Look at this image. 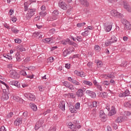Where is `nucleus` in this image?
Returning a JSON list of instances; mask_svg holds the SVG:
<instances>
[{
  "label": "nucleus",
  "mask_w": 131,
  "mask_h": 131,
  "mask_svg": "<svg viewBox=\"0 0 131 131\" xmlns=\"http://www.w3.org/2000/svg\"><path fill=\"white\" fill-rule=\"evenodd\" d=\"M24 9L25 12L28 11L26 17V19L29 20V19H30V18H31V17L34 15V12H35L36 10L35 9H28V3L27 2H25L24 3Z\"/></svg>",
  "instance_id": "nucleus-1"
},
{
  "label": "nucleus",
  "mask_w": 131,
  "mask_h": 131,
  "mask_svg": "<svg viewBox=\"0 0 131 131\" xmlns=\"http://www.w3.org/2000/svg\"><path fill=\"white\" fill-rule=\"evenodd\" d=\"M121 22L124 26V29L125 30H130L131 25L126 19L123 18L121 19Z\"/></svg>",
  "instance_id": "nucleus-2"
},
{
  "label": "nucleus",
  "mask_w": 131,
  "mask_h": 131,
  "mask_svg": "<svg viewBox=\"0 0 131 131\" xmlns=\"http://www.w3.org/2000/svg\"><path fill=\"white\" fill-rule=\"evenodd\" d=\"M111 14L113 17H117V18H122L123 14L120 13L115 10H113L111 11Z\"/></svg>",
  "instance_id": "nucleus-3"
},
{
  "label": "nucleus",
  "mask_w": 131,
  "mask_h": 131,
  "mask_svg": "<svg viewBox=\"0 0 131 131\" xmlns=\"http://www.w3.org/2000/svg\"><path fill=\"white\" fill-rule=\"evenodd\" d=\"M112 26H113V24L112 23H107L104 24V30L106 32H110L111 29H112Z\"/></svg>",
  "instance_id": "nucleus-4"
},
{
  "label": "nucleus",
  "mask_w": 131,
  "mask_h": 131,
  "mask_svg": "<svg viewBox=\"0 0 131 131\" xmlns=\"http://www.w3.org/2000/svg\"><path fill=\"white\" fill-rule=\"evenodd\" d=\"M117 41V39L115 36L112 37L110 40H108L105 42V47H109L112 43Z\"/></svg>",
  "instance_id": "nucleus-5"
},
{
  "label": "nucleus",
  "mask_w": 131,
  "mask_h": 131,
  "mask_svg": "<svg viewBox=\"0 0 131 131\" xmlns=\"http://www.w3.org/2000/svg\"><path fill=\"white\" fill-rule=\"evenodd\" d=\"M10 76L12 78H14L17 79L20 77V75L17 73V72L15 70H11L10 71Z\"/></svg>",
  "instance_id": "nucleus-6"
},
{
  "label": "nucleus",
  "mask_w": 131,
  "mask_h": 131,
  "mask_svg": "<svg viewBox=\"0 0 131 131\" xmlns=\"http://www.w3.org/2000/svg\"><path fill=\"white\" fill-rule=\"evenodd\" d=\"M69 50H72V51H68V49H65L63 52V57H67V55H69L72 52H74V48L73 47H70Z\"/></svg>",
  "instance_id": "nucleus-7"
},
{
  "label": "nucleus",
  "mask_w": 131,
  "mask_h": 131,
  "mask_svg": "<svg viewBox=\"0 0 131 131\" xmlns=\"http://www.w3.org/2000/svg\"><path fill=\"white\" fill-rule=\"evenodd\" d=\"M58 6L62 10H67V4H66L65 2H63L61 0L59 1L58 3Z\"/></svg>",
  "instance_id": "nucleus-8"
},
{
  "label": "nucleus",
  "mask_w": 131,
  "mask_h": 131,
  "mask_svg": "<svg viewBox=\"0 0 131 131\" xmlns=\"http://www.w3.org/2000/svg\"><path fill=\"white\" fill-rule=\"evenodd\" d=\"M125 120H127V117H125V116L119 117L115 120V122H117V123H119V122H122V121H124Z\"/></svg>",
  "instance_id": "nucleus-9"
},
{
  "label": "nucleus",
  "mask_w": 131,
  "mask_h": 131,
  "mask_svg": "<svg viewBox=\"0 0 131 131\" xmlns=\"http://www.w3.org/2000/svg\"><path fill=\"white\" fill-rule=\"evenodd\" d=\"M86 94L88 95V96H90V97H91L92 99H95V98H96V97L97 96L95 92L90 90H86Z\"/></svg>",
  "instance_id": "nucleus-10"
},
{
  "label": "nucleus",
  "mask_w": 131,
  "mask_h": 131,
  "mask_svg": "<svg viewBox=\"0 0 131 131\" xmlns=\"http://www.w3.org/2000/svg\"><path fill=\"white\" fill-rule=\"evenodd\" d=\"M9 84H11V85H14V86H16L17 89H19L20 88V83H19V82L18 81H11L9 82Z\"/></svg>",
  "instance_id": "nucleus-11"
},
{
  "label": "nucleus",
  "mask_w": 131,
  "mask_h": 131,
  "mask_svg": "<svg viewBox=\"0 0 131 131\" xmlns=\"http://www.w3.org/2000/svg\"><path fill=\"white\" fill-rule=\"evenodd\" d=\"M79 2L80 3L81 5L84 6V7H86L88 8L90 6V3L88 0H79Z\"/></svg>",
  "instance_id": "nucleus-12"
},
{
  "label": "nucleus",
  "mask_w": 131,
  "mask_h": 131,
  "mask_svg": "<svg viewBox=\"0 0 131 131\" xmlns=\"http://www.w3.org/2000/svg\"><path fill=\"white\" fill-rule=\"evenodd\" d=\"M129 91L128 90H126L123 93H120L119 95V97L120 98L123 97H127V96H129Z\"/></svg>",
  "instance_id": "nucleus-13"
},
{
  "label": "nucleus",
  "mask_w": 131,
  "mask_h": 131,
  "mask_svg": "<svg viewBox=\"0 0 131 131\" xmlns=\"http://www.w3.org/2000/svg\"><path fill=\"white\" fill-rule=\"evenodd\" d=\"M76 95L78 98H81V97L84 96V94H83V91L81 89H79L76 93Z\"/></svg>",
  "instance_id": "nucleus-14"
},
{
  "label": "nucleus",
  "mask_w": 131,
  "mask_h": 131,
  "mask_svg": "<svg viewBox=\"0 0 131 131\" xmlns=\"http://www.w3.org/2000/svg\"><path fill=\"white\" fill-rule=\"evenodd\" d=\"M75 74L76 75H77L78 76H80V77H85V73H84L83 72H78L77 71H74Z\"/></svg>",
  "instance_id": "nucleus-15"
},
{
  "label": "nucleus",
  "mask_w": 131,
  "mask_h": 131,
  "mask_svg": "<svg viewBox=\"0 0 131 131\" xmlns=\"http://www.w3.org/2000/svg\"><path fill=\"white\" fill-rule=\"evenodd\" d=\"M22 124V118H18L16 119V120L14 121V125L16 126H19L20 124Z\"/></svg>",
  "instance_id": "nucleus-16"
},
{
  "label": "nucleus",
  "mask_w": 131,
  "mask_h": 131,
  "mask_svg": "<svg viewBox=\"0 0 131 131\" xmlns=\"http://www.w3.org/2000/svg\"><path fill=\"white\" fill-rule=\"evenodd\" d=\"M124 8L127 11V12H129V13L131 12L130 6L126 2L124 3Z\"/></svg>",
  "instance_id": "nucleus-17"
},
{
  "label": "nucleus",
  "mask_w": 131,
  "mask_h": 131,
  "mask_svg": "<svg viewBox=\"0 0 131 131\" xmlns=\"http://www.w3.org/2000/svg\"><path fill=\"white\" fill-rule=\"evenodd\" d=\"M59 107L62 111H65V102L64 101H62L60 102V103L59 104Z\"/></svg>",
  "instance_id": "nucleus-18"
},
{
  "label": "nucleus",
  "mask_w": 131,
  "mask_h": 131,
  "mask_svg": "<svg viewBox=\"0 0 131 131\" xmlns=\"http://www.w3.org/2000/svg\"><path fill=\"white\" fill-rule=\"evenodd\" d=\"M68 80H69V81H71V82H72V83L75 84V85H80V83H79L77 81L72 79V78H71V77H69Z\"/></svg>",
  "instance_id": "nucleus-19"
},
{
  "label": "nucleus",
  "mask_w": 131,
  "mask_h": 131,
  "mask_svg": "<svg viewBox=\"0 0 131 131\" xmlns=\"http://www.w3.org/2000/svg\"><path fill=\"white\" fill-rule=\"evenodd\" d=\"M27 98L30 101H34L35 100V96L30 93L28 95Z\"/></svg>",
  "instance_id": "nucleus-20"
},
{
  "label": "nucleus",
  "mask_w": 131,
  "mask_h": 131,
  "mask_svg": "<svg viewBox=\"0 0 131 131\" xmlns=\"http://www.w3.org/2000/svg\"><path fill=\"white\" fill-rule=\"evenodd\" d=\"M30 106L33 111H36L37 110V107L36 106V105L33 103H30Z\"/></svg>",
  "instance_id": "nucleus-21"
},
{
  "label": "nucleus",
  "mask_w": 131,
  "mask_h": 131,
  "mask_svg": "<svg viewBox=\"0 0 131 131\" xmlns=\"http://www.w3.org/2000/svg\"><path fill=\"white\" fill-rule=\"evenodd\" d=\"M9 92H6L5 93H4L2 96V99L4 100H9V95H8Z\"/></svg>",
  "instance_id": "nucleus-22"
},
{
  "label": "nucleus",
  "mask_w": 131,
  "mask_h": 131,
  "mask_svg": "<svg viewBox=\"0 0 131 131\" xmlns=\"http://www.w3.org/2000/svg\"><path fill=\"white\" fill-rule=\"evenodd\" d=\"M43 42H46V43H52L53 42V39L51 38H46L43 40Z\"/></svg>",
  "instance_id": "nucleus-23"
},
{
  "label": "nucleus",
  "mask_w": 131,
  "mask_h": 131,
  "mask_svg": "<svg viewBox=\"0 0 131 131\" xmlns=\"http://www.w3.org/2000/svg\"><path fill=\"white\" fill-rule=\"evenodd\" d=\"M83 83L85 85H89V86H92V85H93V83L90 81L84 80Z\"/></svg>",
  "instance_id": "nucleus-24"
},
{
  "label": "nucleus",
  "mask_w": 131,
  "mask_h": 131,
  "mask_svg": "<svg viewBox=\"0 0 131 131\" xmlns=\"http://www.w3.org/2000/svg\"><path fill=\"white\" fill-rule=\"evenodd\" d=\"M5 88H4V86L1 85V89L3 90V91H5V92H7L6 90H7L8 92H9V90H10V86L8 85L7 84L5 85Z\"/></svg>",
  "instance_id": "nucleus-25"
},
{
  "label": "nucleus",
  "mask_w": 131,
  "mask_h": 131,
  "mask_svg": "<svg viewBox=\"0 0 131 131\" xmlns=\"http://www.w3.org/2000/svg\"><path fill=\"white\" fill-rule=\"evenodd\" d=\"M65 96L68 97V98H72V99H74L75 98V96L73 93H68L65 94Z\"/></svg>",
  "instance_id": "nucleus-26"
},
{
  "label": "nucleus",
  "mask_w": 131,
  "mask_h": 131,
  "mask_svg": "<svg viewBox=\"0 0 131 131\" xmlns=\"http://www.w3.org/2000/svg\"><path fill=\"white\" fill-rule=\"evenodd\" d=\"M124 106L125 107H126V108H131V102H130V101L125 102L124 103Z\"/></svg>",
  "instance_id": "nucleus-27"
},
{
  "label": "nucleus",
  "mask_w": 131,
  "mask_h": 131,
  "mask_svg": "<svg viewBox=\"0 0 131 131\" xmlns=\"http://www.w3.org/2000/svg\"><path fill=\"white\" fill-rule=\"evenodd\" d=\"M70 110L71 113H76V112H77V111H76V108L73 106H71L70 107Z\"/></svg>",
  "instance_id": "nucleus-28"
},
{
  "label": "nucleus",
  "mask_w": 131,
  "mask_h": 131,
  "mask_svg": "<svg viewBox=\"0 0 131 131\" xmlns=\"http://www.w3.org/2000/svg\"><path fill=\"white\" fill-rule=\"evenodd\" d=\"M115 114H116V111H115L114 108L111 110L109 113L110 116H112L113 115H115Z\"/></svg>",
  "instance_id": "nucleus-29"
},
{
  "label": "nucleus",
  "mask_w": 131,
  "mask_h": 131,
  "mask_svg": "<svg viewBox=\"0 0 131 131\" xmlns=\"http://www.w3.org/2000/svg\"><path fill=\"white\" fill-rule=\"evenodd\" d=\"M89 107H90V108H93V107L95 108L97 107V102L96 101H94L92 103V104H90L88 105Z\"/></svg>",
  "instance_id": "nucleus-30"
},
{
  "label": "nucleus",
  "mask_w": 131,
  "mask_h": 131,
  "mask_svg": "<svg viewBox=\"0 0 131 131\" xmlns=\"http://www.w3.org/2000/svg\"><path fill=\"white\" fill-rule=\"evenodd\" d=\"M34 36H38V38L39 39L41 38V37H42V35H41V34L40 33L35 32L34 33Z\"/></svg>",
  "instance_id": "nucleus-31"
},
{
  "label": "nucleus",
  "mask_w": 131,
  "mask_h": 131,
  "mask_svg": "<svg viewBox=\"0 0 131 131\" xmlns=\"http://www.w3.org/2000/svg\"><path fill=\"white\" fill-rule=\"evenodd\" d=\"M85 25V23H80L77 24V27L80 28L81 27H83Z\"/></svg>",
  "instance_id": "nucleus-32"
},
{
  "label": "nucleus",
  "mask_w": 131,
  "mask_h": 131,
  "mask_svg": "<svg viewBox=\"0 0 131 131\" xmlns=\"http://www.w3.org/2000/svg\"><path fill=\"white\" fill-rule=\"evenodd\" d=\"M41 126V124L39 123V122H37L36 123V125L35 126V129L37 130L38 128H40V127Z\"/></svg>",
  "instance_id": "nucleus-33"
},
{
  "label": "nucleus",
  "mask_w": 131,
  "mask_h": 131,
  "mask_svg": "<svg viewBox=\"0 0 131 131\" xmlns=\"http://www.w3.org/2000/svg\"><path fill=\"white\" fill-rule=\"evenodd\" d=\"M15 56H16V58L17 61H18V62H20V61L21 60V57L20 56V55L19 54V53H17V54H15Z\"/></svg>",
  "instance_id": "nucleus-34"
},
{
  "label": "nucleus",
  "mask_w": 131,
  "mask_h": 131,
  "mask_svg": "<svg viewBox=\"0 0 131 131\" xmlns=\"http://www.w3.org/2000/svg\"><path fill=\"white\" fill-rule=\"evenodd\" d=\"M26 49L24 48V47L21 46L18 47V51L19 52H25Z\"/></svg>",
  "instance_id": "nucleus-35"
},
{
  "label": "nucleus",
  "mask_w": 131,
  "mask_h": 131,
  "mask_svg": "<svg viewBox=\"0 0 131 131\" xmlns=\"http://www.w3.org/2000/svg\"><path fill=\"white\" fill-rule=\"evenodd\" d=\"M106 115L100 116V118H101L102 121H103V122H105V121H106Z\"/></svg>",
  "instance_id": "nucleus-36"
},
{
  "label": "nucleus",
  "mask_w": 131,
  "mask_h": 131,
  "mask_svg": "<svg viewBox=\"0 0 131 131\" xmlns=\"http://www.w3.org/2000/svg\"><path fill=\"white\" fill-rule=\"evenodd\" d=\"M58 16L52 14V16L50 17V21H54V20H56Z\"/></svg>",
  "instance_id": "nucleus-37"
},
{
  "label": "nucleus",
  "mask_w": 131,
  "mask_h": 131,
  "mask_svg": "<svg viewBox=\"0 0 131 131\" xmlns=\"http://www.w3.org/2000/svg\"><path fill=\"white\" fill-rule=\"evenodd\" d=\"M11 30L13 33H18V32H19V30L14 27H12Z\"/></svg>",
  "instance_id": "nucleus-38"
},
{
  "label": "nucleus",
  "mask_w": 131,
  "mask_h": 131,
  "mask_svg": "<svg viewBox=\"0 0 131 131\" xmlns=\"http://www.w3.org/2000/svg\"><path fill=\"white\" fill-rule=\"evenodd\" d=\"M97 67L98 68H100V67H102V66H103V62H102L101 61H98L97 62Z\"/></svg>",
  "instance_id": "nucleus-39"
},
{
  "label": "nucleus",
  "mask_w": 131,
  "mask_h": 131,
  "mask_svg": "<svg viewBox=\"0 0 131 131\" xmlns=\"http://www.w3.org/2000/svg\"><path fill=\"white\" fill-rule=\"evenodd\" d=\"M81 35L83 36H88L89 35V30L85 31L81 33Z\"/></svg>",
  "instance_id": "nucleus-40"
},
{
  "label": "nucleus",
  "mask_w": 131,
  "mask_h": 131,
  "mask_svg": "<svg viewBox=\"0 0 131 131\" xmlns=\"http://www.w3.org/2000/svg\"><path fill=\"white\" fill-rule=\"evenodd\" d=\"M69 125L70 126V128H71V129H73V130H74V129L76 128V125H75L74 124L71 123Z\"/></svg>",
  "instance_id": "nucleus-41"
},
{
  "label": "nucleus",
  "mask_w": 131,
  "mask_h": 131,
  "mask_svg": "<svg viewBox=\"0 0 131 131\" xmlns=\"http://www.w3.org/2000/svg\"><path fill=\"white\" fill-rule=\"evenodd\" d=\"M39 15L41 17H45L47 15V13L44 11H41L39 12Z\"/></svg>",
  "instance_id": "nucleus-42"
},
{
  "label": "nucleus",
  "mask_w": 131,
  "mask_h": 131,
  "mask_svg": "<svg viewBox=\"0 0 131 131\" xmlns=\"http://www.w3.org/2000/svg\"><path fill=\"white\" fill-rule=\"evenodd\" d=\"M20 75H23V76H26L27 75V74L26 73V72L24 70H21L20 72Z\"/></svg>",
  "instance_id": "nucleus-43"
},
{
  "label": "nucleus",
  "mask_w": 131,
  "mask_h": 131,
  "mask_svg": "<svg viewBox=\"0 0 131 131\" xmlns=\"http://www.w3.org/2000/svg\"><path fill=\"white\" fill-rule=\"evenodd\" d=\"M100 49L101 48L100 47V46L98 45L95 46V50L96 51V52H99Z\"/></svg>",
  "instance_id": "nucleus-44"
},
{
  "label": "nucleus",
  "mask_w": 131,
  "mask_h": 131,
  "mask_svg": "<svg viewBox=\"0 0 131 131\" xmlns=\"http://www.w3.org/2000/svg\"><path fill=\"white\" fill-rule=\"evenodd\" d=\"M38 89L40 92H43V91H45V87L42 85L39 86Z\"/></svg>",
  "instance_id": "nucleus-45"
},
{
  "label": "nucleus",
  "mask_w": 131,
  "mask_h": 131,
  "mask_svg": "<svg viewBox=\"0 0 131 131\" xmlns=\"http://www.w3.org/2000/svg\"><path fill=\"white\" fill-rule=\"evenodd\" d=\"M52 15H54V16H58V15H59V11L57 10H54L53 12Z\"/></svg>",
  "instance_id": "nucleus-46"
},
{
  "label": "nucleus",
  "mask_w": 131,
  "mask_h": 131,
  "mask_svg": "<svg viewBox=\"0 0 131 131\" xmlns=\"http://www.w3.org/2000/svg\"><path fill=\"white\" fill-rule=\"evenodd\" d=\"M75 108L76 109H79V108H80V103H77L75 105Z\"/></svg>",
  "instance_id": "nucleus-47"
},
{
  "label": "nucleus",
  "mask_w": 131,
  "mask_h": 131,
  "mask_svg": "<svg viewBox=\"0 0 131 131\" xmlns=\"http://www.w3.org/2000/svg\"><path fill=\"white\" fill-rule=\"evenodd\" d=\"M87 66L89 67V68H92L93 67V62L90 61L87 63Z\"/></svg>",
  "instance_id": "nucleus-48"
},
{
  "label": "nucleus",
  "mask_w": 131,
  "mask_h": 131,
  "mask_svg": "<svg viewBox=\"0 0 131 131\" xmlns=\"http://www.w3.org/2000/svg\"><path fill=\"white\" fill-rule=\"evenodd\" d=\"M68 88L69 90H71L72 92H74V87L73 86V85H70Z\"/></svg>",
  "instance_id": "nucleus-49"
},
{
  "label": "nucleus",
  "mask_w": 131,
  "mask_h": 131,
  "mask_svg": "<svg viewBox=\"0 0 131 131\" xmlns=\"http://www.w3.org/2000/svg\"><path fill=\"white\" fill-rule=\"evenodd\" d=\"M77 40H78V41H79V42H81V41H82V38L81 37V36H77L76 38Z\"/></svg>",
  "instance_id": "nucleus-50"
},
{
  "label": "nucleus",
  "mask_w": 131,
  "mask_h": 131,
  "mask_svg": "<svg viewBox=\"0 0 131 131\" xmlns=\"http://www.w3.org/2000/svg\"><path fill=\"white\" fill-rule=\"evenodd\" d=\"M99 97H102V98H105V96H106V93L103 92V93H100V95H99Z\"/></svg>",
  "instance_id": "nucleus-51"
},
{
  "label": "nucleus",
  "mask_w": 131,
  "mask_h": 131,
  "mask_svg": "<svg viewBox=\"0 0 131 131\" xmlns=\"http://www.w3.org/2000/svg\"><path fill=\"white\" fill-rule=\"evenodd\" d=\"M126 65H127V63H126V61H123L121 64V67H125Z\"/></svg>",
  "instance_id": "nucleus-52"
},
{
  "label": "nucleus",
  "mask_w": 131,
  "mask_h": 131,
  "mask_svg": "<svg viewBox=\"0 0 131 131\" xmlns=\"http://www.w3.org/2000/svg\"><path fill=\"white\" fill-rule=\"evenodd\" d=\"M13 112H10L7 115V118H11L12 116H13Z\"/></svg>",
  "instance_id": "nucleus-53"
},
{
  "label": "nucleus",
  "mask_w": 131,
  "mask_h": 131,
  "mask_svg": "<svg viewBox=\"0 0 131 131\" xmlns=\"http://www.w3.org/2000/svg\"><path fill=\"white\" fill-rule=\"evenodd\" d=\"M15 42L16 43H21L22 40L20 39H15Z\"/></svg>",
  "instance_id": "nucleus-54"
},
{
  "label": "nucleus",
  "mask_w": 131,
  "mask_h": 131,
  "mask_svg": "<svg viewBox=\"0 0 131 131\" xmlns=\"http://www.w3.org/2000/svg\"><path fill=\"white\" fill-rule=\"evenodd\" d=\"M112 126H113V127H114V128L115 129H117V125H116V124H115V123H113L112 124Z\"/></svg>",
  "instance_id": "nucleus-55"
},
{
  "label": "nucleus",
  "mask_w": 131,
  "mask_h": 131,
  "mask_svg": "<svg viewBox=\"0 0 131 131\" xmlns=\"http://www.w3.org/2000/svg\"><path fill=\"white\" fill-rule=\"evenodd\" d=\"M97 88L98 90H99L100 92H102L103 91V89H102V85H97Z\"/></svg>",
  "instance_id": "nucleus-56"
},
{
  "label": "nucleus",
  "mask_w": 131,
  "mask_h": 131,
  "mask_svg": "<svg viewBox=\"0 0 131 131\" xmlns=\"http://www.w3.org/2000/svg\"><path fill=\"white\" fill-rule=\"evenodd\" d=\"M29 61H30V58L29 57H27L24 60V62L25 63H28V62H29Z\"/></svg>",
  "instance_id": "nucleus-57"
},
{
  "label": "nucleus",
  "mask_w": 131,
  "mask_h": 131,
  "mask_svg": "<svg viewBox=\"0 0 131 131\" xmlns=\"http://www.w3.org/2000/svg\"><path fill=\"white\" fill-rule=\"evenodd\" d=\"M50 33H52V34H54L55 32H56V30L55 29H52L49 31Z\"/></svg>",
  "instance_id": "nucleus-58"
},
{
  "label": "nucleus",
  "mask_w": 131,
  "mask_h": 131,
  "mask_svg": "<svg viewBox=\"0 0 131 131\" xmlns=\"http://www.w3.org/2000/svg\"><path fill=\"white\" fill-rule=\"evenodd\" d=\"M100 116H102L103 115H105V113H104V111L101 110L99 112Z\"/></svg>",
  "instance_id": "nucleus-59"
},
{
  "label": "nucleus",
  "mask_w": 131,
  "mask_h": 131,
  "mask_svg": "<svg viewBox=\"0 0 131 131\" xmlns=\"http://www.w3.org/2000/svg\"><path fill=\"white\" fill-rule=\"evenodd\" d=\"M103 84H104V85H109V84H110V82L107 81H104L103 82Z\"/></svg>",
  "instance_id": "nucleus-60"
},
{
  "label": "nucleus",
  "mask_w": 131,
  "mask_h": 131,
  "mask_svg": "<svg viewBox=\"0 0 131 131\" xmlns=\"http://www.w3.org/2000/svg\"><path fill=\"white\" fill-rule=\"evenodd\" d=\"M65 67L67 69H70V63H66L65 65Z\"/></svg>",
  "instance_id": "nucleus-61"
},
{
  "label": "nucleus",
  "mask_w": 131,
  "mask_h": 131,
  "mask_svg": "<svg viewBox=\"0 0 131 131\" xmlns=\"http://www.w3.org/2000/svg\"><path fill=\"white\" fill-rule=\"evenodd\" d=\"M68 42L69 45H73L74 43V42L70 40V39H68Z\"/></svg>",
  "instance_id": "nucleus-62"
},
{
  "label": "nucleus",
  "mask_w": 131,
  "mask_h": 131,
  "mask_svg": "<svg viewBox=\"0 0 131 131\" xmlns=\"http://www.w3.org/2000/svg\"><path fill=\"white\" fill-rule=\"evenodd\" d=\"M0 130L1 131H7V130H6V127H5V126H2L0 128Z\"/></svg>",
  "instance_id": "nucleus-63"
},
{
  "label": "nucleus",
  "mask_w": 131,
  "mask_h": 131,
  "mask_svg": "<svg viewBox=\"0 0 131 131\" xmlns=\"http://www.w3.org/2000/svg\"><path fill=\"white\" fill-rule=\"evenodd\" d=\"M106 131H112V128H111V127H110V126H108L107 127Z\"/></svg>",
  "instance_id": "nucleus-64"
}]
</instances>
